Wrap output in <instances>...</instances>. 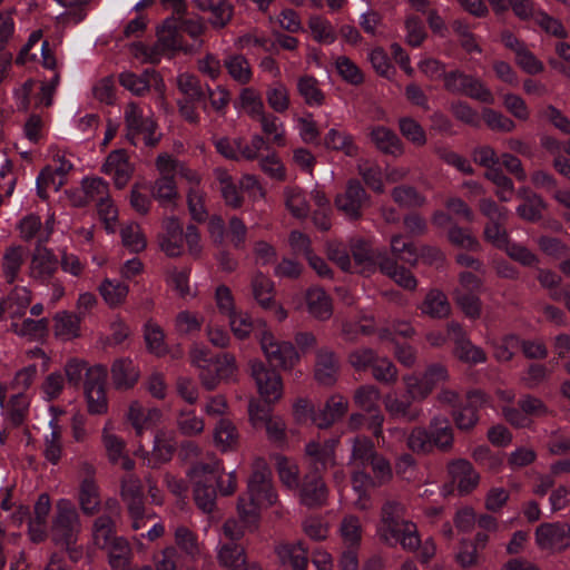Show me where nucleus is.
Returning <instances> with one entry per match:
<instances>
[{
	"label": "nucleus",
	"mask_w": 570,
	"mask_h": 570,
	"mask_svg": "<svg viewBox=\"0 0 570 570\" xmlns=\"http://www.w3.org/2000/svg\"><path fill=\"white\" fill-rule=\"evenodd\" d=\"M144 338L147 350L156 356H161L167 353V345L165 343V335L161 327L148 321L144 326Z\"/></svg>",
	"instance_id": "58"
},
{
	"label": "nucleus",
	"mask_w": 570,
	"mask_h": 570,
	"mask_svg": "<svg viewBox=\"0 0 570 570\" xmlns=\"http://www.w3.org/2000/svg\"><path fill=\"white\" fill-rule=\"evenodd\" d=\"M101 171L110 176L117 189L125 188L135 173V165L129 160L125 149H116L108 154Z\"/></svg>",
	"instance_id": "17"
},
{
	"label": "nucleus",
	"mask_w": 570,
	"mask_h": 570,
	"mask_svg": "<svg viewBox=\"0 0 570 570\" xmlns=\"http://www.w3.org/2000/svg\"><path fill=\"white\" fill-rule=\"evenodd\" d=\"M183 4L180 3V12ZM204 26L198 19H183L180 16V51L193 52L202 46Z\"/></svg>",
	"instance_id": "33"
},
{
	"label": "nucleus",
	"mask_w": 570,
	"mask_h": 570,
	"mask_svg": "<svg viewBox=\"0 0 570 570\" xmlns=\"http://www.w3.org/2000/svg\"><path fill=\"white\" fill-rule=\"evenodd\" d=\"M217 559L220 566L230 570H242L246 564L245 550L235 542L219 544Z\"/></svg>",
	"instance_id": "52"
},
{
	"label": "nucleus",
	"mask_w": 570,
	"mask_h": 570,
	"mask_svg": "<svg viewBox=\"0 0 570 570\" xmlns=\"http://www.w3.org/2000/svg\"><path fill=\"white\" fill-rule=\"evenodd\" d=\"M368 136L380 151L394 157L403 155V142L392 129L384 126H373L370 128Z\"/></svg>",
	"instance_id": "25"
},
{
	"label": "nucleus",
	"mask_w": 570,
	"mask_h": 570,
	"mask_svg": "<svg viewBox=\"0 0 570 570\" xmlns=\"http://www.w3.org/2000/svg\"><path fill=\"white\" fill-rule=\"evenodd\" d=\"M121 239L125 247L132 253H139L147 246L146 237L138 224H129L121 228Z\"/></svg>",
	"instance_id": "64"
},
{
	"label": "nucleus",
	"mask_w": 570,
	"mask_h": 570,
	"mask_svg": "<svg viewBox=\"0 0 570 570\" xmlns=\"http://www.w3.org/2000/svg\"><path fill=\"white\" fill-rule=\"evenodd\" d=\"M177 448L176 434L174 431H159L155 436L153 456L148 460V465L153 469L160 464L169 462Z\"/></svg>",
	"instance_id": "27"
},
{
	"label": "nucleus",
	"mask_w": 570,
	"mask_h": 570,
	"mask_svg": "<svg viewBox=\"0 0 570 570\" xmlns=\"http://www.w3.org/2000/svg\"><path fill=\"white\" fill-rule=\"evenodd\" d=\"M347 409L348 401L340 394H334L328 397L324 407L313 415V423L320 429L330 428L346 414Z\"/></svg>",
	"instance_id": "23"
},
{
	"label": "nucleus",
	"mask_w": 570,
	"mask_h": 570,
	"mask_svg": "<svg viewBox=\"0 0 570 570\" xmlns=\"http://www.w3.org/2000/svg\"><path fill=\"white\" fill-rule=\"evenodd\" d=\"M184 179L188 184L187 204L191 218L198 223H203L208 218V212L205 205L206 194L200 186V176L190 168L180 166V180Z\"/></svg>",
	"instance_id": "15"
},
{
	"label": "nucleus",
	"mask_w": 570,
	"mask_h": 570,
	"mask_svg": "<svg viewBox=\"0 0 570 570\" xmlns=\"http://www.w3.org/2000/svg\"><path fill=\"white\" fill-rule=\"evenodd\" d=\"M404 513L405 505L403 503L394 500L385 502L382 507L377 534L391 546L400 542L404 549L413 551L420 547L421 540L416 525L402 520Z\"/></svg>",
	"instance_id": "3"
},
{
	"label": "nucleus",
	"mask_w": 570,
	"mask_h": 570,
	"mask_svg": "<svg viewBox=\"0 0 570 570\" xmlns=\"http://www.w3.org/2000/svg\"><path fill=\"white\" fill-rule=\"evenodd\" d=\"M367 200V195L362 185L356 180L348 181L345 190L335 197L336 208L347 218L361 217V209Z\"/></svg>",
	"instance_id": "19"
},
{
	"label": "nucleus",
	"mask_w": 570,
	"mask_h": 570,
	"mask_svg": "<svg viewBox=\"0 0 570 570\" xmlns=\"http://www.w3.org/2000/svg\"><path fill=\"white\" fill-rule=\"evenodd\" d=\"M81 522L76 505L68 499L56 502L51 522V540L55 544L77 542Z\"/></svg>",
	"instance_id": "7"
},
{
	"label": "nucleus",
	"mask_w": 570,
	"mask_h": 570,
	"mask_svg": "<svg viewBox=\"0 0 570 570\" xmlns=\"http://www.w3.org/2000/svg\"><path fill=\"white\" fill-rule=\"evenodd\" d=\"M535 542L543 550L563 551L570 548V524L549 522L535 530Z\"/></svg>",
	"instance_id": "16"
},
{
	"label": "nucleus",
	"mask_w": 570,
	"mask_h": 570,
	"mask_svg": "<svg viewBox=\"0 0 570 570\" xmlns=\"http://www.w3.org/2000/svg\"><path fill=\"white\" fill-rule=\"evenodd\" d=\"M236 375V360L229 353L218 355L213 360L208 371L199 373L203 384L208 390L215 389L220 382L234 381Z\"/></svg>",
	"instance_id": "18"
},
{
	"label": "nucleus",
	"mask_w": 570,
	"mask_h": 570,
	"mask_svg": "<svg viewBox=\"0 0 570 570\" xmlns=\"http://www.w3.org/2000/svg\"><path fill=\"white\" fill-rule=\"evenodd\" d=\"M157 178L151 186V196L164 209H173L178 200V163L167 153L155 160Z\"/></svg>",
	"instance_id": "4"
},
{
	"label": "nucleus",
	"mask_w": 570,
	"mask_h": 570,
	"mask_svg": "<svg viewBox=\"0 0 570 570\" xmlns=\"http://www.w3.org/2000/svg\"><path fill=\"white\" fill-rule=\"evenodd\" d=\"M196 6L210 13L209 21L216 28L225 27L232 18V7L227 0H193Z\"/></svg>",
	"instance_id": "43"
},
{
	"label": "nucleus",
	"mask_w": 570,
	"mask_h": 570,
	"mask_svg": "<svg viewBox=\"0 0 570 570\" xmlns=\"http://www.w3.org/2000/svg\"><path fill=\"white\" fill-rule=\"evenodd\" d=\"M413 401L407 392L404 396L389 393L384 399V405L391 416L413 422L422 415V409L412 406Z\"/></svg>",
	"instance_id": "28"
},
{
	"label": "nucleus",
	"mask_w": 570,
	"mask_h": 570,
	"mask_svg": "<svg viewBox=\"0 0 570 570\" xmlns=\"http://www.w3.org/2000/svg\"><path fill=\"white\" fill-rule=\"evenodd\" d=\"M324 147L328 150L342 151L348 157H355L358 147L354 142L353 136L337 128H331L323 138Z\"/></svg>",
	"instance_id": "39"
},
{
	"label": "nucleus",
	"mask_w": 570,
	"mask_h": 570,
	"mask_svg": "<svg viewBox=\"0 0 570 570\" xmlns=\"http://www.w3.org/2000/svg\"><path fill=\"white\" fill-rule=\"evenodd\" d=\"M78 502L86 515H94L100 508V492L96 481L81 480L79 485Z\"/></svg>",
	"instance_id": "45"
},
{
	"label": "nucleus",
	"mask_w": 570,
	"mask_h": 570,
	"mask_svg": "<svg viewBox=\"0 0 570 570\" xmlns=\"http://www.w3.org/2000/svg\"><path fill=\"white\" fill-rule=\"evenodd\" d=\"M337 442V440H327L323 444H320L315 441H311L306 444V455L323 469L332 466L335 463V448Z\"/></svg>",
	"instance_id": "50"
},
{
	"label": "nucleus",
	"mask_w": 570,
	"mask_h": 570,
	"mask_svg": "<svg viewBox=\"0 0 570 570\" xmlns=\"http://www.w3.org/2000/svg\"><path fill=\"white\" fill-rule=\"evenodd\" d=\"M327 498V488L317 474L306 475L301 490V500L307 507L324 504Z\"/></svg>",
	"instance_id": "32"
},
{
	"label": "nucleus",
	"mask_w": 570,
	"mask_h": 570,
	"mask_svg": "<svg viewBox=\"0 0 570 570\" xmlns=\"http://www.w3.org/2000/svg\"><path fill=\"white\" fill-rule=\"evenodd\" d=\"M106 374V368L99 365L92 366V370L87 372L83 390L88 412L90 414L101 415L108 411V401L105 390Z\"/></svg>",
	"instance_id": "13"
},
{
	"label": "nucleus",
	"mask_w": 570,
	"mask_h": 570,
	"mask_svg": "<svg viewBox=\"0 0 570 570\" xmlns=\"http://www.w3.org/2000/svg\"><path fill=\"white\" fill-rule=\"evenodd\" d=\"M448 473L456 484L460 494L472 492L479 484L480 475L465 459H455L448 464Z\"/></svg>",
	"instance_id": "20"
},
{
	"label": "nucleus",
	"mask_w": 570,
	"mask_h": 570,
	"mask_svg": "<svg viewBox=\"0 0 570 570\" xmlns=\"http://www.w3.org/2000/svg\"><path fill=\"white\" fill-rule=\"evenodd\" d=\"M129 287L120 281L106 278L99 286V293L106 304L114 308L125 303Z\"/></svg>",
	"instance_id": "55"
},
{
	"label": "nucleus",
	"mask_w": 570,
	"mask_h": 570,
	"mask_svg": "<svg viewBox=\"0 0 570 570\" xmlns=\"http://www.w3.org/2000/svg\"><path fill=\"white\" fill-rule=\"evenodd\" d=\"M537 278L540 285L549 291V296L557 302H561L563 293L568 286L560 287L562 278L559 274L551 269L539 268Z\"/></svg>",
	"instance_id": "62"
},
{
	"label": "nucleus",
	"mask_w": 570,
	"mask_h": 570,
	"mask_svg": "<svg viewBox=\"0 0 570 570\" xmlns=\"http://www.w3.org/2000/svg\"><path fill=\"white\" fill-rule=\"evenodd\" d=\"M92 541L99 549H106L116 535V523L109 514H101L94 520L91 528Z\"/></svg>",
	"instance_id": "42"
},
{
	"label": "nucleus",
	"mask_w": 570,
	"mask_h": 570,
	"mask_svg": "<svg viewBox=\"0 0 570 570\" xmlns=\"http://www.w3.org/2000/svg\"><path fill=\"white\" fill-rule=\"evenodd\" d=\"M518 197L522 198L523 203L517 207V214L529 222L539 220L547 206L544 200L525 187L518 190Z\"/></svg>",
	"instance_id": "36"
},
{
	"label": "nucleus",
	"mask_w": 570,
	"mask_h": 570,
	"mask_svg": "<svg viewBox=\"0 0 570 570\" xmlns=\"http://www.w3.org/2000/svg\"><path fill=\"white\" fill-rule=\"evenodd\" d=\"M449 379L448 370L442 364L430 365L420 377L415 374L403 377L406 391L413 400H424L440 383Z\"/></svg>",
	"instance_id": "10"
},
{
	"label": "nucleus",
	"mask_w": 570,
	"mask_h": 570,
	"mask_svg": "<svg viewBox=\"0 0 570 570\" xmlns=\"http://www.w3.org/2000/svg\"><path fill=\"white\" fill-rule=\"evenodd\" d=\"M420 308L423 314L433 318L448 317L451 312L449 299L440 289H431L426 294Z\"/></svg>",
	"instance_id": "47"
},
{
	"label": "nucleus",
	"mask_w": 570,
	"mask_h": 570,
	"mask_svg": "<svg viewBox=\"0 0 570 570\" xmlns=\"http://www.w3.org/2000/svg\"><path fill=\"white\" fill-rule=\"evenodd\" d=\"M111 380L117 390H129L138 382L140 372L129 357L116 360L111 365Z\"/></svg>",
	"instance_id": "26"
},
{
	"label": "nucleus",
	"mask_w": 570,
	"mask_h": 570,
	"mask_svg": "<svg viewBox=\"0 0 570 570\" xmlns=\"http://www.w3.org/2000/svg\"><path fill=\"white\" fill-rule=\"evenodd\" d=\"M367 464H371L375 480L363 470H353L352 472V490L356 497L353 505L362 511L368 510L372 507V500L367 490L383 484L392 478V469L385 458L376 454Z\"/></svg>",
	"instance_id": "5"
},
{
	"label": "nucleus",
	"mask_w": 570,
	"mask_h": 570,
	"mask_svg": "<svg viewBox=\"0 0 570 570\" xmlns=\"http://www.w3.org/2000/svg\"><path fill=\"white\" fill-rule=\"evenodd\" d=\"M249 370L257 391L265 402H276L282 397L283 380L275 370L266 367L259 360L250 361Z\"/></svg>",
	"instance_id": "11"
},
{
	"label": "nucleus",
	"mask_w": 570,
	"mask_h": 570,
	"mask_svg": "<svg viewBox=\"0 0 570 570\" xmlns=\"http://www.w3.org/2000/svg\"><path fill=\"white\" fill-rule=\"evenodd\" d=\"M50 238V230L39 237L28 265L29 277L41 285L52 283L59 268V259L55 253L45 246Z\"/></svg>",
	"instance_id": "8"
},
{
	"label": "nucleus",
	"mask_w": 570,
	"mask_h": 570,
	"mask_svg": "<svg viewBox=\"0 0 570 570\" xmlns=\"http://www.w3.org/2000/svg\"><path fill=\"white\" fill-rule=\"evenodd\" d=\"M235 107L244 110L254 120L266 112L259 92L252 87H245L240 90Z\"/></svg>",
	"instance_id": "51"
},
{
	"label": "nucleus",
	"mask_w": 570,
	"mask_h": 570,
	"mask_svg": "<svg viewBox=\"0 0 570 570\" xmlns=\"http://www.w3.org/2000/svg\"><path fill=\"white\" fill-rule=\"evenodd\" d=\"M252 291L256 302L267 309L273 305L274 284L262 273H256L252 279Z\"/></svg>",
	"instance_id": "57"
},
{
	"label": "nucleus",
	"mask_w": 570,
	"mask_h": 570,
	"mask_svg": "<svg viewBox=\"0 0 570 570\" xmlns=\"http://www.w3.org/2000/svg\"><path fill=\"white\" fill-rule=\"evenodd\" d=\"M214 442L223 452L236 450L239 442V432L236 425L226 417H220L214 429Z\"/></svg>",
	"instance_id": "35"
},
{
	"label": "nucleus",
	"mask_w": 570,
	"mask_h": 570,
	"mask_svg": "<svg viewBox=\"0 0 570 570\" xmlns=\"http://www.w3.org/2000/svg\"><path fill=\"white\" fill-rule=\"evenodd\" d=\"M271 471L263 461H257L247 483V491L238 499L237 510L244 522L256 523L263 509L276 502Z\"/></svg>",
	"instance_id": "2"
},
{
	"label": "nucleus",
	"mask_w": 570,
	"mask_h": 570,
	"mask_svg": "<svg viewBox=\"0 0 570 570\" xmlns=\"http://www.w3.org/2000/svg\"><path fill=\"white\" fill-rule=\"evenodd\" d=\"M284 203L287 210L298 219H304L309 214V205L303 189L288 186L284 189Z\"/></svg>",
	"instance_id": "54"
},
{
	"label": "nucleus",
	"mask_w": 570,
	"mask_h": 570,
	"mask_svg": "<svg viewBox=\"0 0 570 570\" xmlns=\"http://www.w3.org/2000/svg\"><path fill=\"white\" fill-rule=\"evenodd\" d=\"M276 553L283 564L289 566L293 570H306L307 549L301 541L295 543H283L276 548Z\"/></svg>",
	"instance_id": "37"
},
{
	"label": "nucleus",
	"mask_w": 570,
	"mask_h": 570,
	"mask_svg": "<svg viewBox=\"0 0 570 570\" xmlns=\"http://www.w3.org/2000/svg\"><path fill=\"white\" fill-rule=\"evenodd\" d=\"M49 325L50 321L47 317L26 318L21 324L12 323L11 330L19 336L42 337L48 334Z\"/></svg>",
	"instance_id": "61"
},
{
	"label": "nucleus",
	"mask_w": 570,
	"mask_h": 570,
	"mask_svg": "<svg viewBox=\"0 0 570 570\" xmlns=\"http://www.w3.org/2000/svg\"><path fill=\"white\" fill-rule=\"evenodd\" d=\"M256 120L259 122L263 134L267 137L268 144L271 142L277 147L286 146L285 125L277 116L266 111Z\"/></svg>",
	"instance_id": "41"
},
{
	"label": "nucleus",
	"mask_w": 570,
	"mask_h": 570,
	"mask_svg": "<svg viewBox=\"0 0 570 570\" xmlns=\"http://www.w3.org/2000/svg\"><path fill=\"white\" fill-rule=\"evenodd\" d=\"M224 67L229 77L239 85H247L253 78V70L247 58L239 53H233L224 59Z\"/></svg>",
	"instance_id": "46"
},
{
	"label": "nucleus",
	"mask_w": 570,
	"mask_h": 570,
	"mask_svg": "<svg viewBox=\"0 0 570 570\" xmlns=\"http://www.w3.org/2000/svg\"><path fill=\"white\" fill-rule=\"evenodd\" d=\"M314 41L321 45H332L337 39V32L333 23L325 17L315 14L307 22Z\"/></svg>",
	"instance_id": "49"
},
{
	"label": "nucleus",
	"mask_w": 570,
	"mask_h": 570,
	"mask_svg": "<svg viewBox=\"0 0 570 570\" xmlns=\"http://www.w3.org/2000/svg\"><path fill=\"white\" fill-rule=\"evenodd\" d=\"M52 431L45 439L43 455L47 461L56 465L62 455V435L60 428L51 422Z\"/></svg>",
	"instance_id": "63"
},
{
	"label": "nucleus",
	"mask_w": 570,
	"mask_h": 570,
	"mask_svg": "<svg viewBox=\"0 0 570 570\" xmlns=\"http://www.w3.org/2000/svg\"><path fill=\"white\" fill-rule=\"evenodd\" d=\"M308 313L321 321L328 320L333 313L332 299L320 287H312L306 293Z\"/></svg>",
	"instance_id": "38"
},
{
	"label": "nucleus",
	"mask_w": 570,
	"mask_h": 570,
	"mask_svg": "<svg viewBox=\"0 0 570 570\" xmlns=\"http://www.w3.org/2000/svg\"><path fill=\"white\" fill-rule=\"evenodd\" d=\"M258 326L262 327L259 333V341L262 350L273 365L279 366L283 370H291L298 362L299 355L289 342L278 341L273 333L266 328L264 322H258Z\"/></svg>",
	"instance_id": "9"
},
{
	"label": "nucleus",
	"mask_w": 570,
	"mask_h": 570,
	"mask_svg": "<svg viewBox=\"0 0 570 570\" xmlns=\"http://www.w3.org/2000/svg\"><path fill=\"white\" fill-rule=\"evenodd\" d=\"M26 254L27 249L21 245H11L4 249L1 272L8 284H13L18 279Z\"/></svg>",
	"instance_id": "29"
},
{
	"label": "nucleus",
	"mask_w": 570,
	"mask_h": 570,
	"mask_svg": "<svg viewBox=\"0 0 570 570\" xmlns=\"http://www.w3.org/2000/svg\"><path fill=\"white\" fill-rule=\"evenodd\" d=\"M30 401L24 393L12 395L8 402L7 416L13 426H20L29 412Z\"/></svg>",
	"instance_id": "59"
},
{
	"label": "nucleus",
	"mask_w": 570,
	"mask_h": 570,
	"mask_svg": "<svg viewBox=\"0 0 570 570\" xmlns=\"http://www.w3.org/2000/svg\"><path fill=\"white\" fill-rule=\"evenodd\" d=\"M223 472L222 463L210 459L207 463H197L188 472L194 484V498L197 507L204 512H212L215 507L216 492L213 483Z\"/></svg>",
	"instance_id": "6"
},
{
	"label": "nucleus",
	"mask_w": 570,
	"mask_h": 570,
	"mask_svg": "<svg viewBox=\"0 0 570 570\" xmlns=\"http://www.w3.org/2000/svg\"><path fill=\"white\" fill-rule=\"evenodd\" d=\"M52 321L56 337L62 341H71L80 336V323L82 318L78 314L61 311L55 314Z\"/></svg>",
	"instance_id": "30"
},
{
	"label": "nucleus",
	"mask_w": 570,
	"mask_h": 570,
	"mask_svg": "<svg viewBox=\"0 0 570 570\" xmlns=\"http://www.w3.org/2000/svg\"><path fill=\"white\" fill-rule=\"evenodd\" d=\"M266 100L271 109L277 114L286 112L291 105L288 89L282 82H275L267 88Z\"/></svg>",
	"instance_id": "60"
},
{
	"label": "nucleus",
	"mask_w": 570,
	"mask_h": 570,
	"mask_svg": "<svg viewBox=\"0 0 570 570\" xmlns=\"http://www.w3.org/2000/svg\"><path fill=\"white\" fill-rule=\"evenodd\" d=\"M156 35L154 46L160 57H174L178 50V19L174 13L157 29Z\"/></svg>",
	"instance_id": "22"
},
{
	"label": "nucleus",
	"mask_w": 570,
	"mask_h": 570,
	"mask_svg": "<svg viewBox=\"0 0 570 570\" xmlns=\"http://www.w3.org/2000/svg\"><path fill=\"white\" fill-rule=\"evenodd\" d=\"M157 243L159 249L168 257L178 256V219L167 216L161 222V230L158 233Z\"/></svg>",
	"instance_id": "31"
},
{
	"label": "nucleus",
	"mask_w": 570,
	"mask_h": 570,
	"mask_svg": "<svg viewBox=\"0 0 570 570\" xmlns=\"http://www.w3.org/2000/svg\"><path fill=\"white\" fill-rule=\"evenodd\" d=\"M340 362L336 354L328 348H320L316 352L314 364V377L318 384L332 386L337 381Z\"/></svg>",
	"instance_id": "21"
},
{
	"label": "nucleus",
	"mask_w": 570,
	"mask_h": 570,
	"mask_svg": "<svg viewBox=\"0 0 570 570\" xmlns=\"http://www.w3.org/2000/svg\"><path fill=\"white\" fill-rule=\"evenodd\" d=\"M205 98V91L199 80L189 75H180V118L189 122H197L198 107Z\"/></svg>",
	"instance_id": "14"
},
{
	"label": "nucleus",
	"mask_w": 570,
	"mask_h": 570,
	"mask_svg": "<svg viewBox=\"0 0 570 570\" xmlns=\"http://www.w3.org/2000/svg\"><path fill=\"white\" fill-rule=\"evenodd\" d=\"M105 550H107L108 562L112 570H129L132 550L125 538L114 539Z\"/></svg>",
	"instance_id": "40"
},
{
	"label": "nucleus",
	"mask_w": 570,
	"mask_h": 570,
	"mask_svg": "<svg viewBox=\"0 0 570 570\" xmlns=\"http://www.w3.org/2000/svg\"><path fill=\"white\" fill-rule=\"evenodd\" d=\"M469 404L464 407L455 410L453 412V420L458 429L468 431L478 423L476 406H481L487 403V395L480 391H471L468 393Z\"/></svg>",
	"instance_id": "24"
},
{
	"label": "nucleus",
	"mask_w": 570,
	"mask_h": 570,
	"mask_svg": "<svg viewBox=\"0 0 570 570\" xmlns=\"http://www.w3.org/2000/svg\"><path fill=\"white\" fill-rule=\"evenodd\" d=\"M296 89L304 102L309 107H320L325 101V94L321 88L320 81L309 75H304L297 79Z\"/></svg>",
	"instance_id": "44"
},
{
	"label": "nucleus",
	"mask_w": 570,
	"mask_h": 570,
	"mask_svg": "<svg viewBox=\"0 0 570 570\" xmlns=\"http://www.w3.org/2000/svg\"><path fill=\"white\" fill-rule=\"evenodd\" d=\"M125 124L127 128V138L134 145V137L141 130L157 128L156 122L149 117H144L142 110L135 102H129L125 109Z\"/></svg>",
	"instance_id": "34"
},
{
	"label": "nucleus",
	"mask_w": 570,
	"mask_h": 570,
	"mask_svg": "<svg viewBox=\"0 0 570 570\" xmlns=\"http://www.w3.org/2000/svg\"><path fill=\"white\" fill-rule=\"evenodd\" d=\"M487 344L493 350V357L498 362H509L520 346V340L514 334H508L501 338H487Z\"/></svg>",
	"instance_id": "56"
},
{
	"label": "nucleus",
	"mask_w": 570,
	"mask_h": 570,
	"mask_svg": "<svg viewBox=\"0 0 570 570\" xmlns=\"http://www.w3.org/2000/svg\"><path fill=\"white\" fill-rule=\"evenodd\" d=\"M519 407L509 405L502 406L504 419L513 426L529 428L532 424L531 417H540L549 414L548 406L538 397L523 395L519 402Z\"/></svg>",
	"instance_id": "12"
},
{
	"label": "nucleus",
	"mask_w": 570,
	"mask_h": 570,
	"mask_svg": "<svg viewBox=\"0 0 570 570\" xmlns=\"http://www.w3.org/2000/svg\"><path fill=\"white\" fill-rule=\"evenodd\" d=\"M377 453L374 450L373 442L366 436H356L352 441V454L348 465L354 466L353 470L364 468Z\"/></svg>",
	"instance_id": "53"
},
{
	"label": "nucleus",
	"mask_w": 570,
	"mask_h": 570,
	"mask_svg": "<svg viewBox=\"0 0 570 570\" xmlns=\"http://www.w3.org/2000/svg\"><path fill=\"white\" fill-rule=\"evenodd\" d=\"M430 436L433 448L448 451L453 444V430L446 417L435 416L430 423Z\"/></svg>",
	"instance_id": "48"
},
{
	"label": "nucleus",
	"mask_w": 570,
	"mask_h": 570,
	"mask_svg": "<svg viewBox=\"0 0 570 570\" xmlns=\"http://www.w3.org/2000/svg\"><path fill=\"white\" fill-rule=\"evenodd\" d=\"M350 247L353 259H351L346 246L337 240L327 244V256L345 272L370 276L379 268L404 289L416 288L417 282L414 275L405 267L399 266L385 250H373L368 242L358 237L350 240Z\"/></svg>",
	"instance_id": "1"
}]
</instances>
